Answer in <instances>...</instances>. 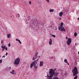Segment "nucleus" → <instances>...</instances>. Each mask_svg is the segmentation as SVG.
<instances>
[{
  "label": "nucleus",
  "instance_id": "obj_19",
  "mask_svg": "<svg viewBox=\"0 0 79 79\" xmlns=\"http://www.w3.org/2000/svg\"><path fill=\"white\" fill-rule=\"evenodd\" d=\"M36 58H35V57H34V56H33V57L32 58V60L34 61L35 59Z\"/></svg>",
  "mask_w": 79,
  "mask_h": 79
},
{
  "label": "nucleus",
  "instance_id": "obj_6",
  "mask_svg": "<svg viewBox=\"0 0 79 79\" xmlns=\"http://www.w3.org/2000/svg\"><path fill=\"white\" fill-rule=\"evenodd\" d=\"M34 62H35V64H34L33 65L34 67L35 68V69H36L37 67H38L37 65V66L36 65V64H37V62L36 61H35V60L34 61Z\"/></svg>",
  "mask_w": 79,
  "mask_h": 79
},
{
  "label": "nucleus",
  "instance_id": "obj_15",
  "mask_svg": "<svg viewBox=\"0 0 79 79\" xmlns=\"http://www.w3.org/2000/svg\"><path fill=\"white\" fill-rule=\"evenodd\" d=\"M3 48H5V49L6 50H8V49L7 48V47H6V46H4L3 47Z\"/></svg>",
  "mask_w": 79,
  "mask_h": 79
},
{
  "label": "nucleus",
  "instance_id": "obj_24",
  "mask_svg": "<svg viewBox=\"0 0 79 79\" xmlns=\"http://www.w3.org/2000/svg\"><path fill=\"white\" fill-rule=\"evenodd\" d=\"M8 47H10L11 46V45L10 44V43H9L8 44Z\"/></svg>",
  "mask_w": 79,
  "mask_h": 79
},
{
  "label": "nucleus",
  "instance_id": "obj_42",
  "mask_svg": "<svg viewBox=\"0 0 79 79\" xmlns=\"http://www.w3.org/2000/svg\"><path fill=\"white\" fill-rule=\"evenodd\" d=\"M75 45H76V43H75Z\"/></svg>",
  "mask_w": 79,
  "mask_h": 79
},
{
  "label": "nucleus",
  "instance_id": "obj_34",
  "mask_svg": "<svg viewBox=\"0 0 79 79\" xmlns=\"http://www.w3.org/2000/svg\"><path fill=\"white\" fill-rule=\"evenodd\" d=\"M1 43H2V44H3V40H2L1 41Z\"/></svg>",
  "mask_w": 79,
  "mask_h": 79
},
{
  "label": "nucleus",
  "instance_id": "obj_30",
  "mask_svg": "<svg viewBox=\"0 0 79 79\" xmlns=\"http://www.w3.org/2000/svg\"><path fill=\"white\" fill-rule=\"evenodd\" d=\"M6 56H7V55H8V53L7 52H6Z\"/></svg>",
  "mask_w": 79,
  "mask_h": 79
},
{
  "label": "nucleus",
  "instance_id": "obj_10",
  "mask_svg": "<svg viewBox=\"0 0 79 79\" xmlns=\"http://www.w3.org/2000/svg\"><path fill=\"white\" fill-rule=\"evenodd\" d=\"M10 73L13 74H14V76H15L16 74V73H15V71H14V70H12V71L11 72H10Z\"/></svg>",
  "mask_w": 79,
  "mask_h": 79
},
{
  "label": "nucleus",
  "instance_id": "obj_11",
  "mask_svg": "<svg viewBox=\"0 0 79 79\" xmlns=\"http://www.w3.org/2000/svg\"><path fill=\"white\" fill-rule=\"evenodd\" d=\"M52 40L51 39H50V41L49 42V44L50 45H52Z\"/></svg>",
  "mask_w": 79,
  "mask_h": 79
},
{
  "label": "nucleus",
  "instance_id": "obj_21",
  "mask_svg": "<svg viewBox=\"0 0 79 79\" xmlns=\"http://www.w3.org/2000/svg\"><path fill=\"white\" fill-rule=\"evenodd\" d=\"M19 43L20 44H22V43H21V42L20 40H19Z\"/></svg>",
  "mask_w": 79,
  "mask_h": 79
},
{
  "label": "nucleus",
  "instance_id": "obj_23",
  "mask_svg": "<svg viewBox=\"0 0 79 79\" xmlns=\"http://www.w3.org/2000/svg\"><path fill=\"white\" fill-rule=\"evenodd\" d=\"M37 58H38L39 59L40 58V56H37Z\"/></svg>",
  "mask_w": 79,
  "mask_h": 79
},
{
  "label": "nucleus",
  "instance_id": "obj_40",
  "mask_svg": "<svg viewBox=\"0 0 79 79\" xmlns=\"http://www.w3.org/2000/svg\"><path fill=\"white\" fill-rule=\"evenodd\" d=\"M7 69H9V67H7Z\"/></svg>",
  "mask_w": 79,
  "mask_h": 79
},
{
  "label": "nucleus",
  "instance_id": "obj_43",
  "mask_svg": "<svg viewBox=\"0 0 79 79\" xmlns=\"http://www.w3.org/2000/svg\"><path fill=\"white\" fill-rule=\"evenodd\" d=\"M57 30V29H56V31Z\"/></svg>",
  "mask_w": 79,
  "mask_h": 79
},
{
  "label": "nucleus",
  "instance_id": "obj_29",
  "mask_svg": "<svg viewBox=\"0 0 79 79\" xmlns=\"http://www.w3.org/2000/svg\"><path fill=\"white\" fill-rule=\"evenodd\" d=\"M39 58H38V59L37 60H35V61L37 62V61H39Z\"/></svg>",
  "mask_w": 79,
  "mask_h": 79
},
{
  "label": "nucleus",
  "instance_id": "obj_22",
  "mask_svg": "<svg viewBox=\"0 0 79 79\" xmlns=\"http://www.w3.org/2000/svg\"><path fill=\"white\" fill-rule=\"evenodd\" d=\"M2 63V59H1L0 60V63Z\"/></svg>",
  "mask_w": 79,
  "mask_h": 79
},
{
  "label": "nucleus",
  "instance_id": "obj_25",
  "mask_svg": "<svg viewBox=\"0 0 79 79\" xmlns=\"http://www.w3.org/2000/svg\"><path fill=\"white\" fill-rule=\"evenodd\" d=\"M15 40L16 41H18V42L19 40H18V39H16Z\"/></svg>",
  "mask_w": 79,
  "mask_h": 79
},
{
  "label": "nucleus",
  "instance_id": "obj_1",
  "mask_svg": "<svg viewBox=\"0 0 79 79\" xmlns=\"http://www.w3.org/2000/svg\"><path fill=\"white\" fill-rule=\"evenodd\" d=\"M72 73H73V76H75L74 77V79H77V74H78V70L76 67H75L74 69L72 70Z\"/></svg>",
  "mask_w": 79,
  "mask_h": 79
},
{
  "label": "nucleus",
  "instance_id": "obj_39",
  "mask_svg": "<svg viewBox=\"0 0 79 79\" xmlns=\"http://www.w3.org/2000/svg\"><path fill=\"white\" fill-rule=\"evenodd\" d=\"M66 39H68V37H67V36L66 37Z\"/></svg>",
  "mask_w": 79,
  "mask_h": 79
},
{
  "label": "nucleus",
  "instance_id": "obj_3",
  "mask_svg": "<svg viewBox=\"0 0 79 79\" xmlns=\"http://www.w3.org/2000/svg\"><path fill=\"white\" fill-rule=\"evenodd\" d=\"M20 61V59L18 58L16 59H15V61L14 62V64L16 65H18L19 64V61Z\"/></svg>",
  "mask_w": 79,
  "mask_h": 79
},
{
  "label": "nucleus",
  "instance_id": "obj_32",
  "mask_svg": "<svg viewBox=\"0 0 79 79\" xmlns=\"http://www.w3.org/2000/svg\"><path fill=\"white\" fill-rule=\"evenodd\" d=\"M67 63L68 65H69V63H68V62L67 63Z\"/></svg>",
  "mask_w": 79,
  "mask_h": 79
},
{
  "label": "nucleus",
  "instance_id": "obj_8",
  "mask_svg": "<svg viewBox=\"0 0 79 79\" xmlns=\"http://www.w3.org/2000/svg\"><path fill=\"white\" fill-rule=\"evenodd\" d=\"M35 64V62H33L31 63V64H30V68H32V67H33V65Z\"/></svg>",
  "mask_w": 79,
  "mask_h": 79
},
{
  "label": "nucleus",
  "instance_id": "obj_20",
  "mask_svg": "<svg viewBox=\"0 0 79 79\" xmlns=\"http://www.w3.org/2000/svg\"><path fill=\"white\" fill-rule=\"evenodd\" d=\"M45 1H46L48 3H49V2H50V1L49 0H45Z\"/></svg>",
  "mask_w": 79,
  "mask_h": 79
},
{
  "label": "nucleus",
  "instance_id": "obj_31",
  "mask_svg": "<svg viewBox=\"0 0 79 79\" xmlns=\"http://www.w3.org/2000/svg\"><path fill=\"white\" fill-rule=\"evenodd\" d=\"M49 76V75H48V74L47 76H46L47 77H48Z\"/></svg>",
  "mask_w": 79,
  "mask_h": 79
},
{
  "label": "nucleus",
  "instance_id": "obj_17",
  "mask_svg": "<svg viewBox=\"0 0 79 79\" xmlns=\"http://www.w3.org/2000/svg\"><path fill=\"white\" fill-rule=\"evenodd\" d=\"M77 33H76V32H75L74 33V36H75V37H76V36H77Z\"/></svg>",
  "mask_w": 79,
  "mask_h": 79
},
{
  "label": "nucleus",
  "instance_id": "obj_7",
  "mask_svg": "<svg viewBox=\"0 0 79 79\" xmlns=\"http://www.w3.org/2000/svg\"><path fill=\"white\" fill-rule=\"evenodd\" d=\"M43 64H44V62L43 61H40V67L43 66Z\"/></svg>",
  "mask_w": 79,
  "mask_h": 79
},
{
  "label": "nucleus",
  "instance_id": "obj_13",
  "mask_svg": "<svg viewBox=\"0 0 79 79\" xmlns=\"http://www.w3.org/2000/svg\"><path fill=\"white\" fill-rule=\"evenodd\" d=\"M50 12L51 13V12H53L54 11V9H50L49 10Z\"/></svg>",
  "mask_w": 79,
  "mask_h": 79
},
{
  "label": "nucleus",
  "instance_id": "obj_5",
  "mask_svg": "<svg viewBox=\"0 0 79 79\" xmlns=\"http://www.w3.org/2000/svg\"><path fill=\"white\" fill-rule=\"evenodd\" d=\"M71 39L68 38V40L67 41V44L68 45H69L71 43Z\"/></svg>",
  "mask_w": 79,
  "mask_h": 79
},
{
  "label": "nucleus",
  "instance_id": "obj_26",
  "mask_svg": "<svg viewBox=\"0 0 79 79\" xmlns=\"http://www.w3.org/2000/svg\"><path fill=\"white\" fill-rule=\"evenodd\" d=\"M29 3L30 4V5H31V1H29Z\"/></svg>",
  "mask_w": 79,
  "mask_h": 79
},
{
  "label": "nucleus",
  "instance_id": "obj_12",
  "mask_svg": "<svg viewBox=\"0 0 79 79\" xmlns=\"http://www.w3.org/2000/svg\"><path fill=\"white\" fill-rule=\"evenodd\" d=\"M63 12H61L59 14V16L60 17H61L62 16V15H63Z\"/></svg>",
  "mask_w": 79,
  "mask_h": 79
},
{
  "label": "nucleus",
  "instance_id": "obj_28",
  "mask_svg": "<svg viewBox=\"0 0 79 79\" xmlns=\"http://www.w3.org/2000/svg\"><path fill=\"white\" fill-rule=\"evenodd\" d=\"M17 15H18V17L19 18L20 17V15H19V14H18Z\"/></svg>",
  "mask_w": 79,
  "mask_h": 79
},
{
  "label": "nucleus",
  "instance_id": "obj_14",
  "mask_svg": "<svg viewBox=\"0 0 79 79\" xmlns=\"http://www.w3.org/2000/svg\"><path fill=\"white\" fill-rule=\"evenodd\" d=\"M10 37H11V34H7L8 38H10Z\"/></svg>",
  "mask_w": 79,
  "mask_h": 79
},
{
  "label": "nucleus",
  "instance_id": "obj_37",
  "mask_svg": "<svg viewBox=\"0 0 79 79\" xmlns=\"http://www.w3.org/2000/svg\"><path fill=\"white\" fill-rule=\"evenodd\" d=\"M9 69H9V70H10V69H11V67H9Z\"/></svg>",
  "mask_w": 79,
  "mask_h": 79
},
{
  "label": "nucleus",
  "instance_id": "obj_35",
  "mask_svg": "<svg viewBox=\"0 0 79 79\" xmlns=\"http://www.w3.org/2000/svg\"><path fill=\"white\" fill-rule=\"evenodd\" d=\"M1 47L2 48H3V46H2Z\"/></svg>",
  "mask_w": 79,
  "mask_h": 79
},
{
  "label": "nucleus",
  "instance_id": "obj_38",
  "mask_svg": "<svg viewBox=\"0 0 79 79\" xmlns=\"http://www.w3.org/2000/svg\"><path fill=\"white\" fill-rule=\"evenodd\" d=\"M2 51H4V48H2Z\"/></svg>",
  "mask_w": 79,
  "mask_h": 79
},
{
  "label": "nucleus",
  "instance_id": "obj_33",
  "mask_svg": "<svg viewBox=\"0 0 79 79\" xmlns=\"http://www.w3.org/2000/svg\"><path fill=\"white\" fill-rule=\"evenodd\" d=\"M3 57L4 58H5V56H3L2 57V58H3Z\"/></svg>",
  "mask_w": 79,
  "mask_h": 79
},
{
  "label": "nucleus",
  "instance_id": "obj_9",
  "mask_svg": "<svg viewBox=\"0 0 79 79\" xmlns=\"http://www.w3.org/2000/svg\"><path fill=\"white\" fill-rule=\"evenodd\" d=\"M38 54H39V53H38L37 52H36V53H35V55L34 56L36 58L37 56V55H38Z\"/></svg>",
  "mask_w": 79,
  "mask_h": 79
},
{
  "label": "nucleus",
  "instance_id": "obj_27",
  "mask_svg": "<svg viewBox=\"0 0 79 79\" xmlns=\"http://www.w3.org/2000/svg\"><path fill=\"white\" fill-rule=\"evenodd\" d=\"M53 37H55V35H52V37H53Z\"/></svg>",
  "mask_w": 79,
  "mask_h": 79
},
{
  "label": "nucleus",
  "instance_id": "obj_41",
  "mask_svg": "<svg viewBox=\"0 0 79 79\" xmlns=\"http://www.w3.org/2000/svg\"><path fill=\"white\" fill-rule=\"evenodd\" d=\"M78 20H79V18H78Z\"/></svg>",
  "mask_w": 79,
  "mask_h": 79
},
{
  "label": "nucleus",
  "instance_id": "obj_4",
  "mask_svg": "<svg viewBox=\"0 0 79 79\" xmlns=\"http://www.w3.org/2000/svg\"><path fill=\"white\" fill-rule=\"evenodd\" d=\"M58 29L59 31H60L61 32H66V30L64 29V27H61V26H59L58 27Z\"/></svg>",
  "mask_w": 79,
  "mask_h": 79
},
{
  "label": "nucleus",
  "instance_id": "obj_16",
  "mask_svg": "<svg viewBox=\"0 0 79 79\" xmlns=\"http://www.w3.org/2000/svg\"><path fill=\"white\" fill-rule=\"evenodd\" d=\"M63 22L61 23V24H60V25L59 26H60V27H63Z\"/></svg>",
  "mask_w": 79,
  "mask_h": 79
},
{
  "label": "nucleus",
  "instance_id": "obj_2",
  "mask_svg": "<svg viewBox=\"0 0 79 79\" xmlns=\"http://www.w3.org/2000/svg\"><path fill=\"white\" fill-rule=\"evenodd\" d=\"M56 70V69L55 68L54 69H51L50 70H49V72L53 74L54 75V77H57L58 76V75L59 74V73L58 72L55 73V71Z\"/></svg>",
  "mask_w": 79,
  "mask_h": 79
},
{
  "label": "nucleus",
  "instance_id": "obj_36",
  "mask_svg": "<svg viewBox=\"0 0 79 79\" xmlns=\"http://www.w3.org/2000/svg\"><path fill=\"white\" fill-rule=\"evenodd\" d=\"M60 19H61V18H59V20H60Z\"/></svg>",
  "mask_w": 79,
  "mask_h": 79
},
{
  "label": "nucleus",
  "instance_id": "obj_18",
  "mask_svg": "<svg viewBox=\"0 0 79 79\" xmlns=\"http://www.w3.org/2000/svg\"><path fill=\"white\" fill-rule=\"evenodd\" d=\"M64 62H65V63H68V61H67V59H64Z\"/></svg>",
  "mask_w": 79,
  "mask_h": 79
}]
</instances>
